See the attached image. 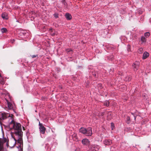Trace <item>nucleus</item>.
I'll return each instance as SVG.
<instances>
[{
	"label": "nucleus",
	"instance_id": "obj_12",
	"mask_svg": "<svg viewBox=\"0 0 151 151\" xmlns=\"http://www.w3.org/2000/svg\"><path fill=\"white\" fill-rule=\"evenodd\" d=\"M80 132L85 134L86 132V129L84 128H81L79 130Z\"/></svg>",
	"mask_w": 151,
	"mask_h": 151
},
{
	"label": "nucleus",
	"instance_id": "obj_13",
	"mask_svg": "<svg viewBox=\"0 0 151 151\" xmlns=\"http://www.w3.org/2000/svg\"><path fill=\"white\" fill-rule=\"evenodd\" d=\"M2 17L4 19H8V17L7 14L5 13H3L2 14Z\"/></svg>",
	"mask_w": 151,
	"mask_h": 151
},
{
	"label": "nucleus",
	"instance_id": "obj_17",
	"mask_svg": "<svg viewBox=\"0 0 151 151\" xmlns=\"http://www.w3.org/2000/svg\"><path fill=\"white\" fill-rule=\"evenodd\" d=\"M131 80V78L130 76H127L126 77L125 80L126 81H129Z\"/></svg>",
	"mask_w": 151,
	"mask_h": 151
},
{
	"label": "nucleus",
	"instance_id": "obj_25",
	"mask_svg": "<svg viewBox=\"0 0 151 151\" xmlns=\"http://www.w3.org/2000/svg\"><path fill=\"white\" fill-rule=\"evenodd\" d=\"M3 148V146L1 144H0V151H1Z\"/></svg>",
	"mask_w": 151,
	"mask_h": 151
},
{
	"label": "nucleus",
	"instance_id": "obj_5",
	"mask_svg": "<svg viewBox=\"0 0 151 151\" xmlns=\"http://www.w3.org/2000/svg\"><path fill=\"white\" fill-rule=\"evenodd\" d=\"M92 134L91 128L89 127L86 129V132L85 134L87 136H91Z\"/></svg>",
	"mask_w": 151,
	"mask_h": 151
},
{
	"label": "nucleus",
	"instance_id": "obj_15",
	"mask_svg": "<svg viewBox=\"0 0 151 151\" xmlns=\"http://www.w3.org/2000/svg\"><path fill=\"white\" fill-rule=\"evenodd\" d=\"M109 102L108 101H106L104 102V106L108 107L109 106Z\"/></svg>",
	"mask_w": 151,
	"mask_h": 151
},
{
	"label": "nucleus",
	"instance_id": "obj_10",
	"mask_svg": "<svg viewBox=\"0 0 151 151\" xmlns=\"http://www.w3.org/2000/svg\"><path fill=\"white\" fill-rule=\"evenodd\" d=\"M65 17L66 19L68 20H70L72 18V16L70 14L66 13L65 14Z\"/></svg>",
	"mask_w": 151,
	"mask_h": 151
},
{
	"label": "nucleus",
	"instance_id": "obj_21",
	"mask_svg": "<svg viewBox=\"0 0 151 151\" xmlns=\"http://www.w3.org/2000/svg\"><path fill=\"white\" fill-rule=\"evenodd\" d=\"M99 90L101 89L102 88V85L101 84H99L98 86Z\"/></svg>",
	"mask_w": 151,
	"mask_h": 151
},
{
	"label": "nucleus",
	"instance_id": "obj_2",
	"mask_svg": "<svg viewBox=\"0 0 151 151\" xmlns=\"http://www.w3.org/2000/svg\"><path fill=\"white\" fill-rule=\"evenodd\" d=\"M88 151H97L99 148V146L97 145H89L88 146Z\"/></svg>",
	"mask_w": 151,
	"mask_h": 151
},
{
	"label": "nucleus",
	"instance_id": "obj_32",
	"mask_svg": "<svg viewBox=\"0 0 151 151\" xmlns=\"http://www.w3.org/2000/svg\"><path fill=\"white\" fill-rule=\"evenodd\" d=\"M23 129H24V130L25 129H24V127H23Z\"/></svg>",
	"mask_w": 151,
	"mask_h": 151
},
{
	"label": "nucleus",
	"instance_id": "obj_19",
	"mask_svg": "<svg viewBox=\"0 0 151 151\" xmlns=\"http://www.w3.org/2000/svg\"><path fill=\"white\" fill-rule=\"evenodd\" d=\"M144 35L146 37H148L150 35V33L149 32H146L144 34Z\"/></svg>",
	"mask_w": 151,
	"mask_h": 151
},
{
	"label": "nucleus",
	"instance_id": "obj_30",
	"mask_svg": "<svg viewBox=\"0 0 151 151\" xmlns=\"http://www.w3.org/2000/svg\"><path fill=\"white\" fill-rule=\"evenodd\" d=\"M65 0H62V3H64V2H66L65 1Z\"/></svg>",
	"mask_w": 151,
	"mask_h": 151
},
{
	"label": "nucleus",
	"instance_id": "obj_9",
	"mask_svg": "<svg viewBox=\"0 0 151 151\" xmlns=\"http://www.w3.org/2000/svg\"><path fill=\"white\" fill-rule=\"evenodd\" d=\"M6 101L7 102L8 107L9 109H12L13 107L12 104L7 100H6Z\"/></svg>",
	"mask_w": 151,
	"mask_h": 151
},
{
	"label": "nucleus",
	"instance_id": "obj_28",
	"mask_svg": "<svg viewBox=\"0 0 151 151\" xmlns=\"http://www.w3.org/2000/svg\"><path fill=\"white\" fill-rule=\"evenodd\" d=\"M67 52H69L71 51V49H67L66 50Z\"/></svg>",
	"mask_w": 151,
	"mask_h": 151
},
{
	"label": "nucleus",
	"instance_id": "obj_3",
	"mask_svg": "<svg viewBox=\"0 0 151 151\" xmlns=\"http://www.w3.org/2000/svg\"><path fill=\"white\" fill-rule=\"evenodd\" d=\"M1 119H5L9 117H12V116H13L12 114H11L12 116H11V114L6 113H1Z\"/></svg>",
	"mask_w": 151,
	"mask_h": 151
},
{
	"label": "nucleus",
	"instance_id": "obj_1",
	"mask_svg": "<svg viewBox=\"0 0 151 151\" xmlns=\"http://www.w3.org/2000/svg\"><path fill=\"white\" fill-rule=\"evenodd\" d=\"M9 127L11 129H13L14 130V134L17 137V139L14 138V140L20 144V150L19 151H23V148L21 147V145H23V132L22 129L21 124L15 122L12 120L9 124Z\"/></svg>",
	"mask_w": 151,
	"mask_h": 151
},
{
	"label": "nucleus",
	"instance_id": "obj_11",
	"mask_svg": "<svg viewBox=\"0 0 151 151\" xmlns=\"http://www.w3.org/2000/svg\"><path fill=\"white\" fill-rule=\"evenodd\" d=\"M149 55V53L147 52H145L143 54L142 58L145 59L147 58Z\"/></svg>",
	"mask_w": 151,
	"mask_h": 151
},
{
	"label": "nucleus",
	"instance_id": "obj_26",
	"mask_svg": "<svg viewBox=\"0 0 151 151\" xmlns=\"http://www.w3.org/2000/svg\"><path fill=\"white\" fill-rule=\"evenodd\" d=\"M114 126V124L113 123H111V129L112 130H113V127Z\"/></svg>",
	"mask_w": 151,
	"mask_h": 151
},
{
	"label": "nucleus",
	"instance_id": "obj_27",
	"mask_svg": "<svg viewBox=\"0 0 151 151\" xmlns=\"http://www.w3.org/2000/svg\"><path fill=\"white\" fill-rule=\"evenodd\" d=\"M63 4L64 5V6H66V7H67V4L66 3V2H64L63 3Z\"/></svg>",
	"mask_w": 151,
	"mask_h": 151
},
{
	"label": "nucleus",
	"instance_id": "obj_4",
	"mask_svg": "<svg viewBox=\"0 0 151 151\" xmlns=\"http://www.w3.org/2000/svg\"><path fill=\"white\" fill-rule=\"evenodd\" d=\"M139 63L138 61H136L133 63L132 65L133 68L134 70L136 71H137L139 67Z\"/></svg>",
	"mask_w": 151,
	"mask_h": 151
},
{
	"label": "nucleus",
	"instance_id": "obj_16",
	"mask_svg": "<svg viewBox=\"0 0 151 151\" xmlns=\"http://www.w3.org/2000/svg\"><path fill=\"white\" fill-rule=\"evenodd\" d=\"M143 52V48L142 47L139 48L138 51V52L139 54H142Z\"/></svg>",
	"mask_w": 151,
	"mask_h": 151
},
{
	"label": "nucleus",
	"instance_id": "obj_20",
	"mask_svg": "<svg viewBox=\"0 0 151 151\" xmlns=\"http://www.w3.org/2000/svg\"><path fill=\"white\" fill-rule=\"evenodd\" d=\"M127 51L129 52V51H131V46L130 45H128L127 46Z\"/></svg>",
	"mask_w": 151,
	"mask_h": 151
},
{
	"label": "nucleus",
	"instance_id": "obj_31",
	"mask_svg": "<svg viewBox=\"0 0 151 151\" xmlns=\"http://www.w3.org/2000/svg\"><path fill=\"white\" fill-rule=\"evenodd\" d=\"M14 40H12V43H13V42L14 41Z\"/></svg>",
	"mask_w": 151,
	"mask_h": 151
},
{
	"label": "nucleus",
	"instance_id": "obj_6",
	"mask_svg": "<svg viewBox=\"0 0 151 151\" xmlns=\"http://www.w3.org/2000/svg\"><path fill=\"white\" fill-rule=\"evenodd\" d=\"M40 129V132L42 134H44L45 133V131L46 130L45 128L43 126L41 123H39Z\"/></svg>",
	"mask_w": 151,
	"mask_h": 151
},
{
	"label": "nucleus",
	"instance_id": "obj_22",
	"mask_svg": "<svg viewBox=\"0 0 151 151\" xmlns=\"http://www.w3.org/2000/svg\"><path fill=\"white\" fill-rule=\"evenodd\" d=\"M55 18H58V14L57 13H55L53 14Z\"/></svg>",
	"mask_w": 151,
	"mask_h": 151
},
{
	"label": "nucleus",
	"instance_id": "obj_8",
	"mask_svg": "<svg viewBox=\"0 0 151 151\" xmlns=\"http://www.w3.org/2000/svg\"><path fill=\"white\" fill-rule=\"evenodd\" d=\"M104 144L106 145H111L112 142L111 140L109 139H106L103 141Z\"/></svg>",
	"mask_w": 151,
	"mask_h": 151
},
{
	"label": "nucleus",
	"instance_id": "obj_33",
	"mask_svg": "<svg viewBox=\"0 0 151 151\" xmlns=\"http://www.w3.org/2000/svg\"><path fill=\"white\" fill-rule=\"evenodd\" d=\"M123 87H126V86H123Z\"/></svg>",
	"mask_w": 151,
	"mask_h": 151
},
{
	"label": "nucleus",
	"instance_id": "obj_7",
	"mask_svg": "<svg viewBox=\"0 0 151 151\" xmlns=\"http://www.w3.org/2000/svg\"><path fill=\"white\" fill-rule=\"evenodd\" d=\"M90 141L87 139H84L82 140V143L84 145H88L89 144Z\"/></svg>",
	"mask_w": 151,
	"mask_h": 151
},
{
	"label": "nucleus",
	"instance_id": "obj_29",
	"mask_svg": "<svg viewBox=\"0 0 151 151\" xmlns=\"http://www.w3.org/2000/svg\"><path fill=\"white\" fill-rule=\"evenodd\" d=\"M51 35L52 36H54L55 35V33L54 32V31L53 32L51 33Z\"/></svg>",
	"mask_w": 151,
	"mask_h": 151
},
{
	"label": "nucleus",
	"instance_id": "obj_23",
	"mask_svg": "<svg viewBox=\"0 0 151 151\" xmlns=\"http://www.w3.org/2000/svg\"><path fill=\"white\" fill-rule=\"evenodd\" d=\"M49 31L51 34V33L53 32L54 31V30L52 28H51L49 29Z\"/></svg>",
	"mask_w": 151,
	"mask_h": 151
},
{
	"label": "nucleus",
	"instance_id": "obj_24",
	"mask_svg": "<svg viewBox=\"0 0 151 151\" xmlns=\"http://www.w3.org/2000/svg\"><path fill=\"white\" fill-rule=\"evenodd\" d=\"M38 56L37 55H31L30 56L32 58H34L35 57H36L37 56Z\"/></svg>",
	"mask_w": 151,
	"mask_h": 151
},
{
	"label": "nucleus",
	"instance_id": "obj_14",
	"mask_svg": "<svg viewBox=\"0 0 151 151\" xmlns=\"http://www.w3.org/2000/svg\"><path fill=\"white\" fill-rule=\"evenodd\" d=\"M141 40L142 42H145L146 41V38L144 36H142L141 37Z\"/></svg>",
	"mask_w": 151,
	"mask_h": 151
},
{
	"label": "nucleus",
	"instance_id": "obj_18",
	"mask_svg": "<svg viewBox=\"0 0 151 151\" xmlns=\"http://www.w3.org/2000/svg\"><path fill=\"white\" fill-rule=\"evenodd\" d=\"M1 31L2 33H4L6 32L7 31V30L5 28H3L1 29Z\"/></svg>",
	"mask_w": 151,
	"mask_h": 151
}]
</instances>
